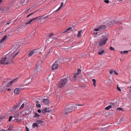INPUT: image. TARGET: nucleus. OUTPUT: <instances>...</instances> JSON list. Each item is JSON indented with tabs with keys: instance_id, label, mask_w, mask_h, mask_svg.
Returning <instances> with one entry per match:
<instances>
[{
	"instance_id": "18",
	"label": "nucleus",
	"mask_w": 131,
	"mask_h": 131,
	"mask_svg": "<svg viewBox=\"0 0 131 131\" xmlns=\"http://www.w3.org/2000/svg\"><path fill=\"white\" fill-rule=\"evenodd\" d=\"M32 127L33 128H37L38 125L37 123H34L32 124Z\"/></svg>"
},
{
	"instance_id": "40",
	"label": "nucleus",
	"mask_w": 131,
	"mask_h": 131,
	"mask_svg": "<svg viewBox=\"0 0 131 131\" xmlns=\"http://www.w3.org/2000/svg\"><path fill=\"white\" fill-rule=\"evenodd\" d=\"M104 2L107 3H108L109 2L108 0H105L104 1Z\"/></svg>"
},
{
	"instance_id": "1",
	"label": "nucleus",
	"mask_w": 131,
	"mask_h": 131,
	"mask_svg": "<svg viewBox=\"0 0 131 131\" xmlns=\"http://www.w3.org/2000/svg\"><path fill=\"white\" fill-rule=\"evenodd\" d=\"M16 48H14L13 50L9 53L5 57L0 61V64H8L13 62V58L19 53V51L16 53L17 51Z\"/></svg>"
},
{
	"instance_id": "6",
	"label": "nucleus",
	"mask_w": 131,
	"mask_h": 131,
	"mask_svg": "<svg viewBox=\"0 0 131 131\" xmlns=\"http://www.w3.org/2000/svg\"><path fill=\"white\" fill-rule=\"evenodd\" d=\"M41 68V66L40 65L37 64L36 66V68L35 69V71L36 72L40 71Z\"/></svg>"
},
{
	"instance_id": "46",
	"label": "nucleus",
	"mask_w": 131,
	"mask_h": 131,
	"mask_svg": "<svg viewBox=\"0 0 131 131\" xmlns=\"http://www.w3.org/2000/svg\"><path fill=\"white\" fill-rule=\"evenodd\" d=\"M72 29L71 27H69L67 29V30H68V31Z\"/></svg>"
},
{
	"instance_id": "38",
	"label": "nucleus",
	"mask_w": 131,
	"mask_h": 131,
	"mask_svg": "<svg viewBox=\"0 0 131 131\" xmlns=\"http://www.w3.org/2000/svg\"><path fill=\"white\" fill-rule=\"evenodd\" d=\"M68 30H67V29L66 30L64 31H63L62 32V33H66L67 32H68Z\"/></svg>"
},
{
	"instance_id": "23",
	"label": "nucleus",
	"mask_w": 131,
	"mask_h": 131,
	"mask_svg": "<svg viewBox=\"0 0 131 131\" xmlns=\"http://www.w3.org/2000/svg\"><path fill=\"white\" fill-rule=\"evenodd\" d=\"M43 123V121L41 120H37L36 121V123L38 125Z\"/></svg>"
},
{
	"instance_id": "47",
	"label": "nucleus",
	"mask_w": 131,
	"mask_h": 131,
	"mask_svg": "<svg viewBox=\"0 0 131 131\" xmlns=\"http://www.w3.org/2000/svg\"><path fill=\"white\" fill-rule=\"evenodd\" d=\"M48 16H46L44 18H43V19H46L47 18H48Z\"/></svg>"
},
{
	"instance_id": "52",
	"label": "nucleus",
	"mask_w": 131,
	"mask_h": 131,
	"mask_svg": "<svg viewBox=\"0 0 131 131\" xmlns=\"http://www.w3.org/2000/svg\"><path fill=\"white\" fill-rule=\"evenodd\" d=\"M6 131L5 130L2 129V130L1 131Z\"/></svg>"
},
{
	"instance_id": "24",
	"label": "nucleus",
	"mask_w": 131,
	"mask_h": 131,
	"mask_svg": "<svg viewBox=\"0 0 131 131\" xmlns=\"http://www.w3.org/2000/svg\"><path fill=\"white\" fill-rule=\"evenodd\" d=\"M53 34L52 33H51L50 34V35L48 37V39L47 40V41L48 40H49V39H50L53 36Z\"/></svg>"
},
{
	"instance_id": "19",
	"label": "nucleus",
	"mask_w": 131,
	"mask_h": 131,
	"mask_svg": "<svg viewBox=\"0 0 131 131\" xmlns=\"http://www.w3.org/2000/svg\"><path fill=\"white\" fill-rule=\"evenodd\" d=\"M42 112L43 113L46 112H48L49 110L47 108H45L42 110Z\"/></svg>"
},
{
	"instance_id": "13",
	"label": "nucleus",
	"mask_w": 131,
	"mask_h": 131,
	"mask_svg": "<svg viewBox=\"0 0 131 131\" xmlns=\"http://www.w3.org/2000/svg\"><path fill=\"white\" fill-rule=\"evenodd\" d=\"M43 103L46 105L48 104L49 103V101L48 99H43Z\"/></svg>"
},
{
	"instance_id": "7",
	"label": "nucleus",
	"mask_w": 131,
	"mask_h": 131,
	"mask_svg": "<svg viewBox=\"0 0 131 131\" xmlns=\"http://www.w3.org/2000/svg\"><path fill=\"white\" fill-rule=\"evenodd\" d=\"M58 64L57 63V62L56 61L53 64L52 68V69L53 70H54L56 69L58 67Z\"/></svg>"
},
{
	"instance_id": "27",
	"label": "nucleus",
	"mask_w": 131,
	"mask_h": 131,
	"mask_svg": "<svg viewBox=\"0 0 131 131\" xmlns=\"http://www.w3.org/2000/svg\"><path fill=\"white\" fill-rule=\"evenodd\" d=\"M79 74H78L77 73L74 74V77L75 80H77L76 78L77 77V76Z\"/></svg>"
},
{
	"instance_id": "31",
	"label": "nucleus",
	"mask_w": 131,
	"mask_h": 131,
	"mask_svg": "<svg viewBox=\"0 0 131 131\" xmlns=\"http://www.w3.org/2000/svg\"><path fill=\"white\" fill-rule=\"evenodd\" d=\"M35 117H36L38 118L40 116L37 113H35Z\"/></svg>"
},
{
	"instance_id": "30",
	"label": "nucleus",
	"mask_w": 131,
	"mask_h": 131,
	"mask_svg": "<svg viewBox=\"0 0 131 131\" xmlns=\"http://www.w3.org/2000/svg\"><path fill=\"white\" fill-rule=\"evenodd\" d=\"M117 110H118L119 111H123L124 110L121 107H118L117 108Z\"/></svg>"
},
{
	"instance_id": "36",
	"label": "nucleus",
	"mask_w": 131,
	"mask_h": 131,
	"mask_svg": "<svg viewBox=\"0 0 131 131\" xmlns=\"http://www.w3.org/2000/svg\"><path fill=\"white\" fill-rule=\"evenodd\" d=\"M13 117V116H11L9 118V122H10L11 121V119H12V118Z\"/></svg>"
},
{
	"instance_id": "16",
	"label": "nucleus",
	"mask_w": 131,
	"mask_h": 131,
	"mask_svg": "<svg viewBox=\"0 0 131 131\" xmlns=\"http://www.w3.org/2000/svg\"><path fill=\"white\" fill-rule=\"evenodd\" d=\"M94 31H102L100 28L99 26L97 27L94 28L93 30Z\"/></svg>"
},
{
	"instance_id": "39",
	"label": "nucleus",
	"mask_w": 131,
	"mask_h": 131,
	"mask_svg": "<svg viewBox=\"0 0 131 131\" xmlns=\"http://www.w3.org/2000/svg\"><path fill=\"white\" fill-rule=\"evenodd\" d=\"M68 30H67V29L66 30L64 31H63L62 32V33H66L67 32H68Z\"/></svg>"
},
{
	"instance_id": "35",
	"label": "nucleus",
	"mask_w": 131,
	"mask_h": 131,
	"mask_svg": "<svg viewBox=\"0 0 131 131\" xmlns=\"http://www.w3.org/2000/svg\"><path fill=\"white\" fill-rule=\"evenodd\" d=\"M81 70L80 69H78L77 71V73L78 74H79L80 73V72H81Z\"/></svg>"
},
{
	"instance_id": "56",
	"label": "nucleus",
	"mask_w": 131,
	"mask_h": 131,
	"mask_svg": "<svg viewBox=\"0 0 131 131\" xmlns=\"http://www.w3.org/2000/svg\"><path fill=\"white\" fill-rule=\"evenodd\" d=\"M128 88H131V86L129 87H128Z\"/></svg>"
},
{
	"instance_id": "42",
	"label": "nucleus",
	"mask_w": 131,
	"mask_h": 131,
	"mask_svg": "<svg viewBox=\"0 0 131 131\" xmlns=\"http://www.w3.org/2000/svg\"><path fill=\"white\" fill-rule=\"evenodd\" d=\"M128 51H124V53L127 54L128 53Z\"/></svg>"
},
{
	"instance_id": "25",
	"label": "nucleus",
	"mask_w": 131,
	"mask_h": 131,
	"mask_svg": "<svg viewBox=\"0 0 131 131\" xmlns=\"http://www.w3.org/2000/svg\"><path fill=\"white\" fill-rule=\"evenodd\" d=\"M33 21H34V20L33 19H31L29 21H27L26 23V25H27L28 24H29L30 23H31Z\"/></svg>"
},
{
	"instance_id": "14",
	"label": "nucleus",
	"mask_w": 131,
	"mask_h": 131,
	"mask_svg": "<svg viewBox=\"0 0 131 131\" xmlns=\"http://www.w3.org/2000/svg\"><path fill=\"white\" fill-rule=\"evenodd\" d=\"M35 102L36 103V106L37 107L40 108L41 107V105L39 101H36Z\"/></svg>"
},
{
	"instance_id": "11",
	"label": "nucleus",
	"mask_w": 131,
	"mask_h": 131,
	"mask_svg": "<svg viewBox=\"0 0 131 131\" xmlns=\"http://www.w3.org/2000/svg\"><path fill=\"white\" fill-rule=\"evenodd\" d=\"M20 89H21L19 88L15 89L14 91V93L16 94H18L19 93V91Z\"/></svg>"
},
{
	"instance_id": "43",
	"label": "nucleus",
	"mask_w": 131,
	"mask_h": 131,
	"mask_svg": "<svg viewBox=\"0 0 131 131\" xmlns=\"http://www.w3.org/2000/svg\"><path fill=\"white\" fill-rule=\"evenodd\" d=\"M37 112L39 113H41V111L40 109H38L37 110Z\"/></svg>"
},
{
	"instance_id": "12",
	"label": "nucleus",
	"mask_w": 131,
	"mask_h": 131,
	"mask_svg": "<svg viewBox=\"0 0 131 131\" xmlns=\"http://www.w3.org/2000/svg\"><path fill=\"white\" fill-rule=\"evenodd\" d=\"M63 3L62 2H61L60 6L59 7L56 11L54 12H53V13H56L58 12L59 10H60L61 8L63 6Z\"/></svg>"
},
{
	"instance_id": "50",
	"label": "nucleus",
	"mask_w": 131,
	"mask_h": 131,
	"mask_svg": "<svg viewBox=\"0 0 131 131\" xmlns=\"http://www.w3.org/2000/svg\"><path fill=\"white\" fill-rule=\"evenodd\" d=\"M75 105H78V106H82L83 105H77V104H76Z\"/></svg>"
},
{
	"instance_id": "55",
	"label": "nucleus",
	"mask_w": 131,
	"mask_h": 131,
	"mask_svg": "<svg viewBox=\"0 0 131 131\" xmlns=\"http://www.w3.org/2000/svg\"><path fill=\"white\" fill-rule=\"evenodd\" d=\"M12 109H11L10 110V111H13V108H12Z\"/></svg>"
},
{
	"instance_id": "17",
	"label": "nucleus",
	"mask_w": 131,
	"mask_h": 131,
	"mask_svg": "<svg viewBox=\"0 0 131 131\" xmlns=\"http://www.w3.org/2000/svg\"><path fill=\"white\" fill-rule=\"evenodd\" d=\"M41 17H42L41 16H39L38 17L33 18V19L34 20H36L37 21L41 19Z\"/></svg>"
},
{
	"instance_id": "8",
	"label": "nucleus",
	"mask_w": 131,
	"mask_h": 131,
	"mask_svg": "<svg viewBox=\"0 0 131 131\" xmlns=\"http://www.w3.org/2000/svg\"><path fill=\"white\" fill-rule=\"evenodd\" d=\"M111 104L112 105H109L108 106L106 107L105 108V110H108L111 108L112 106L113 107H115V103H111Z\"/></svg>"
},
{
	"instance_id": "26",
	"label": "nucleus",
	"mask_w": 131,
	"mask_h": 131,
	"mask_svg": "<svg viewBox=\"0 0 131 131\" xmlns=\"http://www.w3.org/2000/svg\"><path fill=\"white\" fill-rule=\"evenodd\" d=\"M13 125H11L9 127V128H8V130H11L13 129Z\"/></svg>"
},
{
	"instance_id": "37",
	"label": "nucleus",
	"mask_w": 131,
	"mask_h": 131,
	"mask_svg": "<svg viewBox=\"0 0 131 131\" xmlns=\"http://www.w3.org/2000/svg\"><path fill=\"white\" fill-rule=\"evenodd\" d=\"M110 49L111 50H115L114 48L112 47H110Z\"/></svg>"
},
{
	"instance_id": "48",
	"label": "nucleus",
	"mask_w": 131,
	"mask_h": 131,
	"mask_svg": "<svg viewBox=\"0 0 131 131\" xmlns=\"http://www.w3.org/2000/svg\"><path fill=\"white\" fill-rule=\"evenodd\" d=\"M32 13V14H29V15H28V16H27V18H28V17H29L30 16V15H32V14H33V13Z\"/></svg>"
},
{
	"instance_id": "28",
	"label": "nucleus",
	"mask_w": 131,
	"mask_h": 131,
	"mask_svg": "<svg viewBox=\"0 0 131 131\" xmlns=\"http://www.w3.org/2000/svg\"><path fill=\"white\" fill-rule=\"evenodd\" d=\"M19 115V113H17L16 114H15L13 116L15 118H16Z\"/></svg>"
},
{
	"instance_id": "2",
	"label": "nucleus",
	"mask_w": 131,
	"mask_h": 131,
	"mask_svg": "<svg viewBox=\"0 0 131 131\" xmlns=\"http://www.w3.org/2000/svg\"><path fill=\"white\" fill-rule=\"evenodd\" d=\"M67 81V79L64 78L61 79L58 84V88H61L64 87L66 84Z\"/></svg>"
},
{
	"instance_id": "57",
	"label": "nucleus",
	"mask_w": 131,
	"mask_h": 131,
	"mask_svg": "<svg viewBox=\"0 0 131 131\" xmlns=\"http://www.w3.org/2000/svg\"><path fill=\"white\" fill-rule=\"evenodd\" d=\"M130 92L131 93V89L130 90Z\"/></svg>"
},
{
	"instance_id": "5",
	"label": "nucleus",
	"mask_w": 131,
	"mask_h": 131,
	"mask_svg": "<svg viewBox=\"0 0 131 131\" xmlns=\"http://www.w3.org/2000/svg\"><path fill=\"white\" fill-rule=\"evenodd\" d=\"M38 49H33L29 51L28 54L29 57L31 56L34 54H36L38 52L37 50Z\"/></svg>"
},
{
	"instance_id": "32",
	"label": "nucleus",
	"mask_w": 131,
	"mask_h": 131,
	"mask_svg": "<svg viewBox=\"0 0 131 131\" xmlns=\"http://www.w3.org/2000/svg\"><path fill=\"white\" fill-rule=\"evenodd\" d=\"M24 102L23 103V104L21 105V106L19 108V109L20 110L22 108H23L24 107Z\"/></svg>"
},
{
	"instance_id": "58",
	"label": "nucleus",
	"mask_w": 131,
	"mask_h": 131,
	"mask_svg": "<svg viewBox=\"0 0 131 131\" xmlns=\"http://www.w3.org/2000/svg\"><path fill=\"white\" fill-rule=\"evenodd\" d=\"M64 131H65V130H64Z\"/></svg>"
},
{
	"instance_id": "45",
	"label": "nucleus",
	"mask_w": 131,
	"mask_h": 131,
	"mask_svg": "<svg viewBox=\"0 0 131 131\" xmlns=\"http://www.w3.org/2000/svg\"><path fill=\"white\" fill-rule=\"evenodd\" d=\"M99 32H94L93 33V34H95V35H97L98 34V33Z\"/></svg>"
},
{
	"instance_id": "33",
	"label": "nucleus",
	"mask_w": 131,
	"mask_h": 131,
	"mask_svg": "<svg viewBox=\"0 0 131 131\" xmlns=\"http://www.w3.org/2000/svg\"><path fill=\"white\" fill-rule=\"evenodd\" d=\"M17 81V78L13 80L12 81H10L12 83H13L14 82H15L16 81Z\"/></svg>"
},
{
	"instance_id": "51",
	"label": "nucleus",
	"mask_w": 131,
	"mask_h": 131,
	"mask_svg": "<svg viewBox=\"0 0 131 131\" xmlns=\"http://www.w3.org/2000/svg\"><path fill=\"white\" fill-rule=\"evenodd\" d=\"M7 90L8 91H10L11 90V89L10 88H8L7 89Z\"/></svg>"
},
{
	"instance_id": "4",
	"label": "nucleus",
	"mask_w": 131,
	"mask_h": 131,
	"mask_svg": "<svg viewBox=\"0 0 131 131\" xmlns=\"http://www.w3.org/2000/svg\"><path fill=\"white\" fill-rule=\"evenodd\" d=\"M77 108V107L75 106H71L69 108L67 109L64 113L65 114H67L68 112H71L72 111H74Z\"/></svg>"
},
{
	"instance_id": "34",
	"label": "nucleus",
	"mask_w": 131,
	"mask_h": 131,
	"mask_svg": "<svg viewBox=\"0 0 131 131\" xmlns=\"http://www.w3.org/2000/svg\"><path fill=\"white\" fill-rule=\"evenodd\" d=\"M12 83H13L11 81H10L9 82V83L7 85V87H9L11 85Z\"/></svg>"
},
{
	"instance_id": "10",
	"label": "nucleus",
	"mask_w": 131,
	"mask_h": 131,
	"mask_svg": "<svg viewBox=\"0 0 131 131\" xmlns=\"http://www.w3.org/2000/svg\"><path fill=\"white\" fill-rule=\"evenodd\" d=\"M110 73L111 74H112L113 73H114L116 75H117L118 73L116 72L115 70H109Z\"/></svg>"
},
{
	"instance_id": "29",
	"label": "nucleus",
	"mask_w": 131,
	"mask_h": 131,
	"mask_svg": "<svg viewBox=\"0 0 131 131\" xmlns=\"http://www.w3.org/2000/svg\"><path fill=\"white\" fill-rule=\"evenodd\" d=\"M92 81L93 83V85L95 87L96 86V85L95 83H96V80L95 79H93L92 80Z\"/></svg>"
},
{
	"instance_id": "41",
	"label": "nucleus",
	"mask_w": 131,
	"mask_h": 131,
	"mask_svg": "<svg viewBox=\"0 0 131 131\" xmlns=\"http://www.w3.org/2000/svg\"><path fill=\"white\" fill-rule=\"evenodd\" d=\"M117 89L118 90V91H121V89L118 86H117Z\"/></svg>"
},
{
	"instance_id": "3",
	"label": "nucleus",
	"mask_w": 131,
	"mask_h": 131,
	"mask_svg": "<svg viewBox=\"0 0 131 131\" xmlns=\"http://www.w3.org/2000/svg\"><path fill=\"white\" fill-rule=\"evenodd\" d=\"M102 36L103 38L100 40L99 44V45L101 46H102L106 44L108 38V37L106 35H103Z\"/></svg>"
},
{
	"instance_id": "44",
	"label": "nucleus",
	"mask_w": 131,
	"mask_h": 131,
	"mask_svg": "<svg viewBox=\"0 0 131 131\" xmlns=\"http://www.w3.org/2000/svg\"><path fill=\"white\" fill-rule=\"evenodd\" d=\"M26 131H29V129L27 127H26Z\"/></svg>"
},
{
	"instance_id": "22",
	"label": "nucleus",
	"mask_w": 131,
	"mask_h": 131,
	"mask_svg": "<svg viewBox=\"0 0 131 131\" xmlns=\"http://www.w3.org/2000/svg\"><path fill=\"white\" fill-rule=\"evenodd\" d=\"M104 50L103 49H102L99 52V54L100 55H102L104 53Z\"/></svg>"
},
{
	"instance_id": "15",
	"label": "nucleus",
	"mask_w": 131,
	"mask_h": 131,
	"mask_svg": "<svg viewBox=\"0 0 131 131\" xmlns=\"http://www.w3.org/2000/svg\"><path fill=\"white\" fill-rule=\"evenodd\" d=\"M101 31L103 30L106 29V26L104 25H101L100 26H99Z\"/></svg>"
},
{
	"instance_id": "53",
	"label": "nucleus",
	"mask_w": 131,
	"mask_h": 131,
	"mask_svg": "<svg viewBox=\"0 0 131 131\" xmlns=\"http://www.w3.org/2000/svg\"><path fill=\"white\" fill-rule=\"evenodd\" d=\"M17 120H18V121H21V119H17Z\"/></svg>"
},
{
	"instance_id": "49",
	"label": "nucleus",
	"mask_w": 131,
	"mask_h": 131,
	"mask_svg": "<svg viewBox=\"0 0 131 131\" xmlns=\"http://www.w3.org/2000/svg\"><path fill=\"white\" fill-rule=\"evenodd\" d=\"M121 53L122 54H123L124 53V51H121Z\"/></svg>"
},
{
	"instance_id": "9",
	"label": "nucleus",
	"mask_w": 131,
	"mask_h": 131,
	"mask_svg": "<svg viewBox=\"0 0 131 131\" xmlns=\"http://www.w3.org/2000/svg\"><path fill=\"white\" fill-rule=\"evenodd\" d=\"M9 35L8 34H7L5 35L2 38L1 40L0 41V42H2L4 41L6 39L7 37H8Z\"/></svg>"
},
{
	"instance_id": "54",
	"label": "nucleus",
	"mask_w": 131,
	"mask_h": 131,
	"mask_svg": "<svg viewBox=\"0 0 131 131\" xmlns=\"http://www.w3.org/2000/svg\"><path fill=\"white\" fill-rule=\"evenodd\" d=\"M9 23H7V25H8L9 24Z\"/></svg>"
},
{
	"instance_id": "20",
	"label": "nucleus",
	"mask_w": 131,
	"mask_h": 131,
	"mask_svg": "<svg viewBox=\"0 0 131 131\" xmlns=\"http://www.w3.org/2000/svg\"><path fill=\"white\" fill-rule=\"evenodd\" d=\"M83 31L82 30H81L79 31L78 34V35L77 37L78 38L80 37L81 36V34L83 33Z\"/></svg>"
},
{
	"instance_id": "21",
	"label": "nucleus",
	"mask_w": 131,
	"mask_h": 131,
	"mask_svg": "<svg viewBox=\"0 0 131 131\" xmlns=\"http://www.w3.org/2000/svg\"><path fill=\"white\" fill-rule=\"evenodd\" d=\"M21 103H19L17 105L13 107L14 109H16L18 108L20 105Z\"/></svg>"
}]
</instances>
